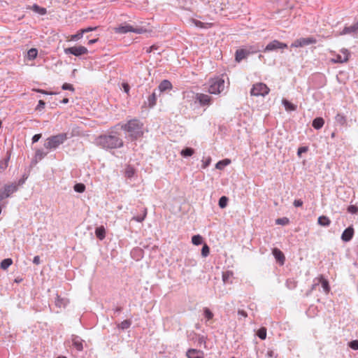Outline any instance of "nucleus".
Returning <instances> with one entry per match:
<instances>
[{"label": "nucleus", "mask_w": 358, "mask_h": 358, "mask_svg": "<svg viewBox=\"0 0 358 358\" xmlns=\"http://www.w3.org/2000/svg\"><path fill=\"white\" fill-rule=\"evenodd\" d=\"M73 345L76 348L78 351H82L83 349V342L78 338H74L73 339Z\"/></svg>", "instance_id": "31"}, {"label": "nucleus", "mask_w": 358, "mask_h": 358, "mask_svg": "<svg viewBox=\"0 0 358 358\" xmlns=\"http://www.w3.org/2000/svg\"><path fill=\"white\" fill-rule=\"evenodd\" d=\"M324 124V120L322 117H317L313 121V127L316 129H321Z\"/></svg>", "instance_id": "24"}, {"label": "nucleus", "mask_w": 358, "mask_h": 358, "mask_svg": "<svg viewBox=\"0 0 358 358\" xmlns=\"http://www.w3.org/2000/svg\"><path fill=\"white\" fill-rule=\"evenodd\" d=\"M122 87L124 89V91L127 93V94H129V90H130V87L129 85H128V83H122Z\"/></svg>", "instance_id": "50"}, {"label": "nucleus", "mask_w": 358, "mask_h": 358, "mask_svg": "<svg viewBox=\"0 0 358 358\" xmlns=\"http://www.w3.org/2000/svg\"><path fill=\"white\" fill-rule=\"evenodd\" d=\"M317 223L322 227H328L331 224V220L328 217L322 215L318 217Z\"/></svg>", "instance_id": "22"}, {"label": "nucleus", "mask_w": 358, "mask_h": 358, "mask_svg": "<svg viewBox=\"0 0 358 358\" xmlns=\"http://www.w3.org/2000/svg\"><path fill=\"white\" fill-rule=\"evenodd\" d=\"M148 106L150 108H152L156 105L157 103V96L155 92H153L150 96H149L148 99Z\"/></svg>", "instance_id": "32"}, {"label": "nucleus", "mask_w": 358, "mask_h": 358, "mask_svg": "<svg viewBox=\"0 0 358 358\" xmlns=\"http://www.w3.org/2000/svg\"><path fill=\"white\" fill-rule=\"evenodd\" d=\"M146 215H147V209L145 208V209L144 210V212H143V215H142V216H136V217H134L132 218V220H135V221H136V222H143V221L145 220V218Z\"/></svg>", "instance_id": "40"}, {"label": "nucleus", "mask_w": 358, "mask_h": 358, "mask_svg": "<svg viewBox=\"0 0 358 358\" xmlns=\"http://www.w3.org/2000/svg\"><path fill=\"white\" fill-rule=\"evenodd\" d=\"M303 205V201L301 199L294 200V206L295 207H300Z\"/></svg>", "instance_id": "53"}, {"label": "nucleus", "mask_w": 358, "mask_h": 358, "mask_svg": "<svg viewBox=\"0 0 358 358\" xmlns=\"http://www.w3.org/2000/svg\"><path fill=\"white\" fill-rule=\"evenodd\" d=\"M203 313H204V316L208 320H210L211 319H213V313L210 311V310L208 308H204L203 309Z\"/></svg>", "instance_id": "39"}, {"label": "nucleus", "mask_w": 358, "mask_h": 358, "mask_svg": "<svg viewBox=\"0 0 358 358\" xmlns=\"http://www.w3.org/2000/svg\"><path fill=\"white\" fill-rule=\"evenodd\" d=\"M355 230L352 227H349L344 230L341 235V239L345 242L350 241L354 236Z\"/></svg>", "instance_id": "14"}, {"label": "nucleus", "mask_w": 358, "mask_h": 358, "mask_svg": "<svg viewBox=\"0 0 358 358\" xmlns=\"http://www.w3.org/2000/svg\"><path fill=\"white\" fill-rule=\"evenodd\" d=\"M249 55V52L245 49H238L236 52L235 59L237 62H240Z\"/></svg>", "instance_id": "18"}, {"label": "nucleus", "mask_w": 358, "mask_h": 358, "mask_svg": "<svg viewBox=\"0 0 358 358\" xmlns=\"http://www.w3.org/2000/svg\"><path fill=\"white\" fill-rule=\"evenodd\" d=\"M13 264V260L10 258L3 259L1 262L0 267L3 270H6Z\"/></svg>", "instance_id": "29"}, {"label": "nucleus", "mask_w": 358, "mask_h": 358, "mask_svg": "<svg viewBox=\"0 0 358 358\" xmlns=\"http://www.w3.org/2000/svg\"><path fill=\"white\" fill-rule=\"evenodd\" d=\"M190 22L196 27L201 29H209L213 26V23H204L200 20L192 18Z\"/></svg>", "instance_id": "16"}, {"label": "nucleus", "mask_w": 358, "mask_h": 358, "mask_svg": "<svg viewBox=\"0 0 358 358\" xmlns=\"http://www.w3.org/2000/svg\"><path fill=\"white\" fill-rule=\"evenodd\" d=\"M57 358H66V357H64V356H59V357H58Z\"/></svg>", "instance_id": "62"}, {"label": "nucleus", "mask_w": 358, "mask_h": 358, "mask_svg": "<svg viewBox=\"0 0 358 358\" xmlns=\"http://www.w3.org/2000/svg\"><path fill=\"white\" fill-rule=\"evenodd\" d=\"M131 324V322L129 320H125L122 322H121L120 324H117V327L119 329H121L122 330L127 329L130 327Z\"/></svg>", "instance_id": "33"}, {"label": "nucleus", "mask_w": 358, "mask_h": 358, "mask_svg": "<svg viewBox=\"0 0 358 358\" xmlns=\"http://www.w3.org/2000/svg\"><path fill=\"white\" fill-rule=\"evenodd\" d=\"M308 148L306 147H301L298 149L297 155L301 156V153L307 152Z\"/></svg>", "instance_id": "51"}, {"label": "nucleus", "mask_w": 358, "mask_h": 358, "mask_svg": "<svg viewBox=\"0 0 358 358\" xmlns=\"http://www.w3.org/2000/svg\"><path fill=\"white\" fill-rule=\"evenodd\" d=\"M230 0H214L212 1V6L216 12L222 11L228 8Z\"/></svg>", "instance_id": "11"}, {"label": "nucleus", "mask_w": 358, "mask_h": 358, "mask_svg": "<svg viewBox=\"0 0 358 358\" xmlns=\"http://www.w3.org/2000/svg\"><path fill=\"white\" fill-rule=\"evenodd\" d=\"M231 358H234V357H231Z\"/></svg>", "instance_id": "63"}, {"label": "nucleus", "mask_w": 358, "mask_h": 358, "mask_svg": "<svg viewBox=\"0 0 358 358\" xmlns=\"http://www.w3.org/2000/svg\"><path fill=\"white\" fill-rule=\"evenodd\" d=\"M230 162H231V161L229 159H225L224 160L218 162L216 164L215 167L217 169H222L225 166L229 164Z\"/></svg>", "instance_id": "34"}, {"label": "nucleus", "mask_w": 358, "mask_h": 358, "mask_svg": "<svg viewBox=\"0 0 358 358\" xmlns=\"http://www.w3.org/2000/svg\"><path fill=\"white\" fill-rule=\"evenodd\" d=\"M349 347L352 350H358V340H354L349 343Z\"/></svg>", "instance_id": "44"}, {"label": "nucleus", "mask_w": 358, "mask_h": 358, "mask_svg": "<svg viewBox=\"0 0 358 358\" xmlns=\"http://www.w3.org/2000/svg\"><path fill=\"white\" fill-rule=\"evenodd\" d=\"M232 274L233 273L231 271H227V272L223 273V274H222V280H223V281L224 282H228L229 278L232 276Z\"/></svg>", "instance_id": "42"}, {"label": "nucleus", "mask_w": 358, "mask_h": 358, "mask_svg": "<svg viewBox=\"0 0 358 358\" xmlns=\"http://www.w3.org/2000/svg\"><path fill=\"white\" fill-rule=\"evenodd\" d=\"M282 103L284 105L286 110L291 111V110H295L296 109V106H295L294 104L292 103L291 102H289L287 99H283L282 100Z\"/></svg>", "instance_id": "26"}, {"label": "nucleus", "mask_w": 358, "mask_h": 358, "mask_svg": "<svg viewBox=\"0 0 358 358\" xmlns=\"http://www.w3.org/2000/svg\"><path fill=\"white\" fill-rule=\"evenodd\" d=\"M28 9L33 10L34 12L38 13L41 15L46 14L47 10L45 8L40 7L37 4H34L31 6H29Z\"/></svg>", "instance_id": "21"}, {"label": "nucleus", "mask_w": 358, "mask_h": 358, "mask_svg": "<svg viewBox=\"0 0 358 358\" xmlns=\"http://www.w3.org/2000/svg\"><path fill=\"white\" fill-rule=\"evenodd\" d=\"M95 234L99 239H100V240L104 239L106 237L105 228L103 226L97 227L95 230Z\"/></svg>", "instance_id": "23"}, {"label": "nucleus", "mask_w": 358, "mask_h": 358, "mask_svg": "<svg viewBox=\"0 0 358 358\" xmlns=\"http://www.w3.org/2000/svg\"><path fill=\"white\" fill-rule=\"evenodd\" d=\"M238 314L241 315V316H243V317H246L248 316L247 313L245 310H239L238 311Z\"/></svg>", "instance_id": "55"}, {"label": "nucleus", "mask_w": 358, "mask_h": 358, "mask_svg": "<svg viewBox=\"0 0 358 358\" xmlns=\"http://www.w3.org/2000/svg\"><path fill=\"white\" fill-rule=\"evenodd\" d=\"M287 48V45L286 43H282L278 40H273L266 46L264 51L269 52L278 49H284Z\"/></svg>", "instance_id": "10"}, {"label": "nucleus", "mask_w": 358, "mask_h": 358, "mask_svg": "<svg viewBox=\"0 0 358 358\" xmlns=\"http://www.w3.org/2000/svg\"><path fill=\"white\" fill-rule=\"evenodd\" d=\"M186 355L188 358H203L204 353L203 351L196 349H189L187 350Z\"/></svg>", "instance_id": "15"}, {"label": "nucleus", "mask_w": 358, "mask_h": 358, "mask_svg": "<svg viewBox=\"0 0 358 358\" xmlns=\"http://www.w3.org/2000/svg\"><path fill=\"white\" fill-rule=\"evenodd\" d=\"M67 139V135L65 133L52 136L45 140L44 147L48 150L55 149L62 145Z\"/></svg>", "instance_id": "3"}, {"label": "nucleus", "mask_w": 358, "mask_h": 358, "mask_svg": "<svg viewBox=\"0 0 358 358\" xmlns=\"http://www.w3.org/2000/svg\"><path fill=\"white\" fill-rule=\"evenodd\" d=\"M276 222H277L278 224H285V223H287V222H288V220H286V222H284V221H283V220H282V219H278V220H276Z\"/></svg>", "instance_id": "57"}, {"label": "nucleus", "mask_w": 358, "mask_h": 358, "mask_svg": "<svg viewBox=\"0 0 358 358\" xmlns=\"http://www.w3.org/2000/svg\"><path fill=\"white\" fill-rule=\"evenodd\" d=\"M115 31L118 34H126L127 32L141 34L144 32V30L142 28H134L130 24H126L115 28Z\"/></svg>", "instance_id": "8"}, {"label": "nucleus", "mask_w": 358, "mask_h": 358, "mask_svg": "<svg viewBox=\"0 0 358 358\" xmlns=\"http://www.w3.org/2000/svg\"><path fill=\"white\" fill-rule=\"evenodd\" d=\"M64 53L66 55H73L76 57L87 55L88 50L87 48L83 45H76L64 49Z\"/></svg>", "instance_id": "6"}, {"label": "nucleus", "mask_w": 358, "mask_h": 358, "mask_svg": "<svg viewBox=\"0 0 358 358\" xmlns=\"http://www.w3.org/2000/svg\"><path fill=\"white\" fill-rule=\"evenodd\" d=\"M257 335L262 340H264L266 338V329L265 327H261L257 333Z\"/></svg>", "instance_id": "36"}, {"label": "nucleus", "mask_w": 358, "mask_h": 358, "mask_svg": "<svg viewBox=\"0 0 358 358\" xmlns=\"http://www.w3.org/2000/svg\"><path fill=\"white\" fill-rule=\"evenodd\" d=\"M269 88L266 85L259 83H256L253 85L252 88L250 91V94L252 96H265L268 94Z\"/></svg>", "instance_id": "5"}, {"label": "nucleus", "mask_w": 358, "mask_h": 358, "mask_svg": "<svg viewBox=\"0 0 358 358\" xmlns=\"http://www.w3.org/2000/svg\"><path fill=\"white\" fill-rule=\"evenodd\" d=\"M224 88V80L221 77L211 78L208 81V92L210 94H220Z\"/></svg>", "instance_id": "4"}, {"label": "nucleus", "mask_w": 358, "mask_h": 358, "mask_svg": "<svg viewBox=\"0 0 358 358\" xmlns=\"http://www.w3.org/2000/svg\"><path fill=\"white\" fill-rule=\"evenodd\" d=\"M62 88L64 90H70V91H72V92H73L75 90L73 86L71 84L66 83H64L62 85Z\"/></svg>", "instance_id": "45"}, {"label": "nucleus", "mask_w": 358, "mask_h": 358, "mask_svg": "<svg viewBox=\"0 0 358 358\" xmlns=\"http://www.w3.org/2000/svg\"><path fill=\"white\" fill-rule=\"evenodd\" d=\"M143 124L137 119H133L122 124L121 128L129 134V136L136 140L143 135Z\"/></svg>", "instance_id": "1"}, {"label": "nucleus", "mask_w": 358, "mask_h": 358, "mask_svg": "<svg viewBox=\"0 0 358 358\" xmlns=\"http://www.w3.org/2000/svg\"><path fill=\"white\" fill-rule=\"evenodd\" d=\"M8 160H9V157H8V159L4 161L0 162V169L4 170L7 168L8 164Z\"/></svg>", "instance_id": "47"}, {"label": "nucleus", "mask_w": 358, "mask_h": 358, "mask_svg": "<svg viewBox=\"0 0 358 358\" xmlns=\"http://www.w3.org/2000/svg\"><path fill=\"white\" fill-rule=\"evenodd\" d=\"M342 55H337L335 58H332L331 62L332 63H344L349 60L350 52L348 50L343 49L341 50Z\"/></svg>", "instance_id": "12"}, {"label": "nucleus", "mask_w": 358, "mask_h": 358, "mask_svg": "<svg viewBox=\"0 0 358 358\" xmlns=\"http://www.w3.org/2000/svg\"><path fill=\"white\" fill-rule=\"evenodd\" d=\"M41 138V134H35L32 138V142L36 143V142L38 141Z\"/></svg>", "instance_id": "52"}, {"label": "nucleus", "mask_w": 358, "mask_h": 358, "mask_svg": "<svg viewBox=\"0 0 358 358\" xmlns=\"http://www.w3.org/2000/svg\"><path fill=\"white\" fill-rule=\"evenodd\" d=\"M62 103H69V99H68V98H64V99L62 101Z\"/></svg>", "instance_id": "60"}, {"label": "nucleus", "mask_w": 358, "mask_h": 358, "mask_svg": "<svg viewBox=\"0 0 358 358\" xmlns=\"http://www.w3.org/2000/svg\"><path fill=\"white\" fill-rule=\"evenodd\" d=\"M98 41V38L91 39L88 41V44L91 45Z\"/></svg>", "instance_id": "59"}, {"label": "nucleus", "mask_w": 358, "mask_h": 358, "mask_svg": "<svg viewBox=\"0 0 358 358\" xmlns=\"http://www.w3.org/2000/svg\"><path fill=\"white\" fill-rule=\"evenodd\" d=\"M156 49H157V47H156L155 45H152V46H150V47L148 49L147 52H151L153 50H156Z\"/></svg>", "instance_id": "58"}, {"label": "nucleus", "mask_w": 358, "mask_h": 358, "mask_svg": "<svg viewBox=\"0 0 358 358\" xmlns=\"http://www.w3.org/2000/svg\"><path fill=\"white\" fill-rule=\"evenodd\" d=\"M228 202V198L225 196H222L219 200V206L221 208H224L227 206Z\"/></svg>", "instance_id": "38"}, {"label": "nucleus", "mask_w": 358, "mask_h": 358, "mask_svg": "<svg viewBox=\"0 0 358 358\" xmlns=\"http://www.w3.org/2000/svg\"><path fill=\"white\" fill-rule=\"evenodd\" d=\"M272 253L275 259L279 262L280 264H284L285 260V255L278 248H274L272 251Z\"/></svg>", "instance_id": "17"}, {"label": "nucleus", "mask_w": 358, "mask_h": 358, "mask_svg": "<svg viewBox=\"0 0 358 358\" xmlns=\"http://www.w3.org/2000/svg\"><path fill=\"white\" fill-rule=\"evenodd\" d=\"M358 31V22L350 27H345L341 32V35L348 34Z\"/></svg>", "instance_id": "19"}, {"label": "nucleus", "mask_w": 358, "mask_h": 358, "mask_svg": "<svg viewBox=\"0 0 358 358\" xmlns=\"http://www.w3.org/2000/svg\"><path fill=\"white\" fill-rule=\"evenodd\" d=\"M210 252V248L207 245V244H204L202 249H201V255L204 257H207L209 255Z\"/></svg>", "instance_id": "41"}, {"label": "nucleus", "mask_w": 358, "mask_h": 358, "mask_svg": "<svg viewBox=\"0 0 358 358\" xmlns=\"http://www.w3.org/2000/svg\"><path fill=\"white\" fill-rule=\"evenodd\" d=\"M99 143L105 148H120L123 145L122 141L115 136H103L99 138Z\"/></svg>", "instance_id": "2"}, {"label": "nucleus", "mask_w": 358, "mask_h": 358, "mask_svg": "<svg viewBox=\"0 0 358 358\" xmlns=\"http://www.w3.org/2000/svg\"><path fill=\"white\" fill-rule=\"evenodd\" d=\"M73 189L76 192L82 193L85 190V185L83 183H77L74 185Z\"/></svg>", "instance_id": "37"}, {"label": "nucleus", "mask_w": 358, "mask_h": 358, "mask_svg": "<svg viewBox=\"0 0 358 358\" xmlns=\"http://www.w3.org/2000/svg\"><path fill=\"white\" fill-rule=\"evenodd\" d=\"M83 36V34L82 32V30L80 29L76 34H73V35H71V36H69L66 40L68 41H78L80 38H82Z\"/></svg>", "instance_id": "27"}, {"label": "nucleus", "mask_w": 358, "mask_h": 358, "mask_svg": "<svg viewBox=\"0 0 358 358\" xmlns=\"http://www.w3.org/2000/svg\"><path fill=\"white\" fill-rule=\"evenodd\" d=\"M196 99L202 106L209 105L211 102V97L209 95L201 93H197L196 94Z\"/></svg>", "instance_id": "13"}, {"label": "nucleus", "mask_w": 358, "mask_h": 358, "mask_svg": "<svg viewBox=\"0 0 358 358\" xmlns=\"http://www.w3.org/2000/svg\"><path fill=\"white\" fill-rule=\"evenodd\" d=\"M210 162H211V158L210 157L204 158L202 160V166H201L202 168L203 169L207 168L209 166V164H210Z\"/></svg>", "instance_id": "43"}, {"label": "nucleus", "mask_w": 358, "mask_h": 358, "mask_svg": "<svg viewBox=\"0 0 358 358\" xmlns=\"http://www.w3.org/2000/svg\"><path fill=\"white\" fill-rule=\"evenodd\" d=\"M319 280L325 293H329L330 291V287L328 280L324 278L323 276H320Z\"/></svg>", "instance_id": "25"}, {"label": "nucleus", "mask_w": 358, "mask_h": 358, "mask_svg": "<svg viewBox=\"0 0 358 358\" xmlns=\"http://www.w3.org/2000/svg\"><path fill=\"white\" fill-rule=\"evenodd\" d=\"M348 211L352 214H356L358 213V207L354 205H351L348 208Z\"/></svg>", "instance_id": "46"}, {"label": "nucleus", "mask_w": 358, "mask_h": 358, "mask_svg": "<svg viewBox=\"0 0 358 358\" xmlns=\"http://www.w3.org/2000/svg\"><path fill=\"white\" fill-rule=\"evenodd\" d=\"M41 151H40V150H38V151L36 152V155H41Z\"/></svg>", "instance_id": "61"}, {"label": "nucleus", "mask_w": 358, "mask_h": 358, "mask_svg": "<svg viewBox=\"0 0 358 358\" xmlns=\"http://www.w3.org/2000/svg\"><path fill=\"white\" fill-rule=\"evenodd\" d=\"M17 189V186L14 184L6 185L1 190H0V203L2 200L9 197L12 194L16 192Z\"/></svg>", "instance_id": "7"}, {"label": "nucleus", "mask_w": 358, "mask_h": 358, "mask_svg": "<svg viewBox=\"0 0 358 358\" xmlns=\"http://www.w3.org/2000/svg\"><path fill=\"white\" fill-rule=\"evenodd\" d=\"M33 263L38 265L40 264V257L39 256H35L33 259Z\"/></svg>", "instance_id": "54"}, {"label": "nucleus", "mask_w": 358, "mask_h": 358, "mask_svg": "<svg viewBox=\"0 0 358 358\" xmlns=\"http://www.w3.org/2000/svg\"><path fill=\"white\" fill-rule=\"evenodd\" d=\"M45 104V102H44L43 100H40V101H38V108H44Z\"/></svg>", "instance_id": "56"}, {"label": "nucleus", "mask_w": 358, "mask_h": 358, "mask_svg": "<svg viewBox=\"0 0 358 358\" xmlns=\"http://www.w3.org/2000/svg\"><path fill=\"white\" fill-rule=\"evenodd\" d=\"M194 153V150L191 148H186L182 150L180 152V155L184 157H190V156L193 155Z\"/></svg>", "instance_id": "30"}, {"label": "nucleus", "mask_w": 358, "mask_h": 358, "mask_svg": "<svg viewBox=\"0 0 358 358\" xmlns=\"http://www.w3.org/2000/svg\"><path fill=\"white\" fill-rule=\"evenodd\" d=\"M172 87V84L168 80H162L159 85V90L161 92H164L167 90H171Z\"/></svg>", "instance_id": "20"}, {"label": "nucleus", "mask_w": 358, "mask_h": 358, "mask_svg": "<svg viewBox=\"0 0 358 358\" xmlns=\"http://www.w3.org/2000/svg\"><path fill=\"white\" fill-rule=\"evenodd\" d=\"M317 42L316 39L313 37L308 38H301L296 40L292 44V47H303L306 45H308L310 44H314Z\"/></svg>", "instance_id": "9"}, {"label": "nucleus", "mask_w": 358, "mask_h": 358, "mask_svg": "<svg viewBox=\"0 0 358 358\" xmlns=\"http://www.w3.org/2000/svg\"><path fill=\"white\" fill-rule=\"evenodd\" d=\"M134 173H135V171L133 168H128L125 172L126 176L128 178H131L134 175Z\"/></svg>", "instance_id": "48"}, {"label": "nucleus", "mask_w": 358, "mask_h": 358, "mask_svg": "<svg viewBox=\"0 0 358 358\" xmlns=\"http://www.w3.org/2000/svg\"><path fill=\"white\" fill-rule=\"evenodd\" d=\"M203 238L200 235H194L192 238V242L195 245H199L202 243Z\"/></svg>", "instance_id": "35"}, {"label": "nucleus", "mask_w": 358, "mask_h": 358, "mask_svg": "<svg viewBox=\"0 0 358 358\" xmlns=\"http://www.w3.org/2000/svg\"><path fill=\"white\" fill-rule=\"evenodd\" d=\"M96 29H97V27H87L85 29H81L83 34L85 33L90 32V31H95Z\"/></svg>", "instance_id": "49"}, {"label": "nucleus", "mask_w": 358, "mask_h": 358, "mask_svg": "<svg viewBox=\"0 0 358 358\" xmlns=\"http://www.w3.org/2000/svg\"><path fill=\"white\" fill-rule=\"evenodd\" d=\"M38 50L36 48H31L27 52V59L29 60H33L37 57Z\"/></svg>", "instance_id": "28"}]
</instances>
